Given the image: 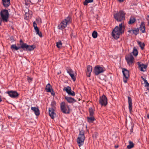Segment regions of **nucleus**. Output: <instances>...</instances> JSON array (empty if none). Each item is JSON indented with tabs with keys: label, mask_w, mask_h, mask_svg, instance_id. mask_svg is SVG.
<instances>
[{
	"label": "nucleus",
	"mask_w": 149,
	"mask_h": 149,
	"mask_svg": "<svg viewBox=\"0 0 149 149\" xmlns=\"http://www.w3.org/2000/svg\"><path fill=\"white\" fill-rule=\"evenodd\" d=\"M125 30V26L124 23L120 24L116 26L112 32V36L114 38L117 39L120 35L123 34Z\"/></svg>",
	"instance_id": "obj_1"
},
{
	"label": "nucleus",
	"mask_w": 149,
	"mask_h": 149,
	"mask_svg": "<svg viewBox=\"0 0 149 149\" xmlns=\"http://www.w3.org/2000/svg\"><path fill=\"white\" fill-rule=\"evenodd\" d=\"M126 13L123 10H120L113 15L114 18L118 22H120L125 19Z\"/></svg>",
	"instance_id": "obj_2"
},
{
	"label": "nucleus",
	"mask_w": 149,
	"mask_h": 149,
	"mask_svg": "<svg viewBox=\"0 0 149 149\" xmlns=\"http://www.w3.org/2000/svg\"><path fill=\"white\" fill-rule=\"evenodd\" d=\"M84 139V131L83 130H81L79 131V133L77 140V141L79 146L80 147L83 145Z\"/></svg>",
	"instance_id": "obj_3"
},
{
	"label": "nucleus",
	"mask_w": 149,
	"mask_h": 149,
	"mask_svg": "<svg viewBox=\"0 0 149 149\" xmlns=\"http://www.w3.org/2000/svg\"><path fill=\"white\" fill-rule=\"evenodd\" d=\"M0 17L3 22H7L9 17V14L8 10L4 9L1 11Z\"/></svg>",
	"instance_id": "obj_4"
},
{
	"label": "nucleus",
	"mask_w": 149,
	"mask_h": 149,
	"mask_svg": "<svg viewBox=\"0 0 149 149\" xmlns=\"http://www.w3.org/2000/svg\"><path fill=\"white\" fill-rule=\"evenodd\" d=\"M94 70L95 74V75H97L105 71V68L103 66L97 65L95 67Z\"/></svg>",
	"instance_id": "obj_5"
},
{
	"label": "nucleus",
	"mask_w": 149,
	"mask_h": 149,
	"mask_svg": "<svg viewBox=\"0 0 149 149\" xmlns=\"http://www.w3.org/2000/svg\"><path fill=\"white\" fill-rule=\"evenodd\" d=\"M125 59L127 62V64L130 66H133L134 65V58L131 54H129L125 56Z\"/></svg>",
	"instance_id": "obj_6"
},
{
	"label": "nucleus",
	"mask_w": 149,
	"mask_h": 149,
	"mask_svg": "<svg viewBox=\"0 0 149 149\" xmlns=\"http://www.w3.org/2000/svg\"><path fill=\"white\" fill-rule=\"evenodd\" d=\"M60 107L61 111L64 113L69 114L70 113V107L69 106H66L65 103L62 102L60 104Z\"/></svg>",
	"instance_id": "obj_7"
},
{
	"label": "nucleus",
	"mask_w": 149,
	"mask_h": 149,
	"mask_svg": "<svg viewBox=\"0 0 149 149\" xmlns=\"http://www.w3.org/2000/svg\"><path fill=\"white\" fill-rule=\"evenodd\" d=\"M99 102L102 106H106L107 104V99L106 96L103 95L100 96V98Z\"/></svg>",
	"instance_id": "obj_8"
},
{
	"label": "nucleus",
	"mask_w": 149,
	"mask_h": 149,
	"mask_svg": "<svg viewBox=\"0 0 149 149\" xmlns=\"http://www.w3.org/2000/svg\"><path fill=\"white\" fill-rule=\"evenodd\" d=\"M6 93L8 95L12 98H16L18 97L19 94L16 91H10L6 92Z\"/></svg>",
	"instance_id": "obj_9"
},
{
	"label": "nucleus",
	"mask_w": 149,
	"mask_h": 149,
	"mask_svg": "<svg viewBox=\"0 0 149 149\" xmlns=\"http://www.w3.org/2000/svg\"><path fill=\"white\" fill-rule=\"evenodd\" d=\"M63 90L66 91V92L70 95L72 96H74L75 95V93L73 91H72L71 90V88L69 86H68L67 87H64V89Z\"/></svg>",
	"instance_id": "obj_10"
},
{
	"label": "nucleus",
	"mask_w": 149,
	"mask_h": 149,
	"mask_svg": "<svg viewBox=\"0 0 149 149\" xmlns=\"http://www.w3.org/2000/svg\"><path fill=\"white\" fill-rule=\"evenodd\" d=\"M66 70L67 72L69 74L72 80L74 81H75L76 80V78L74 76L72 70L69 68L67 67Z\"/></svg>",
	"instance_id": "obj_11"
},
{
	"label": "nucleus",
	"mask_w": 149,
	"mask_h": 149,
	"mask_svg": "<svg viewBox=\"0 0 149 149\" xmlns=\"http://www.w3.org/2000/svg\"><path fill=\"white\" fill-rule=\"evenodd\" d=\"M137 63L139 66V68L141 71L144 72L146 71L147 67V65L139 62H137Z\"/></svg>",
	"instance_id": "obj_12"
},
{
	"label": "nucleus",
	"mask_w": 149,
	"mask_h": 149,
	"mask_svg": "<svg viewBox=\"0 0 149 149\" xmlns=\"http://www.w3.org/2000/svg\"><path fill=\"white\" fill-rule=\"evenodd\" d=\"M127 98L129 104V109L130 113H131L132 111V100L131 98L129 96H128Z\"/></svg>",
	"instance_id": "obj_13"
},
{
	"label": "nucleus",
	"mask_w": 149,
	"mask_h": 149,
	"mask_svg": "<svg viewBox=\"0 0 149 149\" xmlns=\"http://www.w3.org/2000/svg\"><path fill=\"white\" fill-rule=\"evenodd\" d=\"M122 72L123 75L125 79H127L129 76V71L125 68L122 69Z\"/></svg>",
	"instance_id": "obj_14"
},
{
	"label": "nucleus",
	"mask_w": 149,
	"mask_h": 149,
	"mask_svg": "<svg viewBox=\"0 0 149 149\" xmlns=\"http://www.w3.org/2000/svg\"><path fill=\"white\" fill-rule=\"evenodd\" d=\"M49 115L52 119H54V116L56 115L54 109L52 108H49Z\"/></svg>",
	"instance_id": "obj_15"
},
{
	"label": "nucleus",
	"mask_w": 149,
	"mask_h": 149,
	"mask_svg": "<svg viewBox=\"0 0 149 149\" xmlns=\"http://www.w3.org/2000/svg\"><path fill=\"white\" fill-rule=\"evenodd\" d=\"M67 24L63 21L58 26V29H59L63 30L67 26Z\"/></svg>",
	"instance_id": "obj_16"
},
{
	"label": "nucleus",
	"mask_w": 149,
	"mask_h": 149,
	"mask_svg": "<svg viewBox=\"0 0 149 149\" xmlns=\"http://www.w3.org/2000/svg\"><path fill=\"white\" fill-rule=\"evenodd\" d=\"M92 67L90 65H88L87 67L86 75L87 77H90L91 76V73L92 72Z\"/></svg>",
	"instance_id": "obj_17"
},
{
	"label": "nucleus",
	"mask_w": 149,
	"mask_h": 149,
	"mask_svg": "<svg viewBox=\"0 0 149 149\" xmlns=\"http://www.w3.org/2000/svg\"><path fill=\"white\" fill-rule=\"evenodd\" d=\"M139 30L143 33L145 32V24L144 22H141L139 27Z\"/></svg>",
	"instance_id": "obj_18"
},
{
	"label": "nucleus",
	"mask_w": 149,
	"mask_h": 149,
	"mask_svg": "<svg viewBox=\"0 0 149 149\" xmlns=\"http://www.w3.org/2000/svg\"><path fill=\"white\" fill-rule=\"evenodd\" d=\"M2 3L4 7L7 8L10 5V0H2Z\"/></svg>",
	"instance_id": "obj_19"
},
{
	"label": "nucleus",
	"mask_w": 149,
	"mask_h": 149,
	"mask_svg": "<svg viewBox=\"0 0 149 149\" xmlns=\"http://www.w3.org/2000/svg\"><path fill=\"white\" fill-rule=\"evenodd\" d=\"M31 110L34 112L36 116H38L40 115V111L38 107H31Z\"/></svg>",
	"instance_id": "obj_20"
},
{
	"label": "nucleus",
	"mask_w": 149,
	"mask_h": 149,
	"mask_svg": "<svg viewBox=\"0 0 149 149\" xmlns=\"http://www.w3.org/2000/svg\"><path fill=\"white\" fill-rule=\"evenodd\" d=\"M65 99L70 103H73L76 102V100L72 97H65Z\"/></svg>",
	"instance_id": "obj_21"
},
{
	"label": "nucleus",
	"mask_w": 149,
	"mask_h": 149,
	"mask_svg": "<svg viewBox=\"0 0 149 149\" xmlns=\"http://www.w3.org/2000/svg\"><path fill=\"white\" fill-rule=\"evenodd\" d=\"M87 120L89 123H93L95 120V119L93 116H90L87 117Z\"/></svg>",
	"instance_id": "obj_22"
},
{
	"label": "nucleus",
	"mask_w": 149,
	"mask_h": 149,
	"mask_svg": "<svg viewBox=\"0 0 149 149\" xmlns=\"http://www.w3.org/2000/svg\"><path fill=\"white\" fill-rule=\"evenodd\" d=\"M52 88V87L50 84H48L46 86L45 90L47 92H51V90Z\"/></svg>",
	"instance_id": "obj_23"
},
{
	"label": "nucleus",
	"mask_w": 149,
	"mask_h": 149,
	"mask_svg": "<svg viewBox=\"0 0 149 149\" xmlns=\"http://www.w3.org/2000/svg\"><path fill=\"white\" fill-rule=\"evenodd\" d=\"M19 42L20 47H33V45H28L26 43H24L22 40V39L20 40Z\"/></svg>",
	"instance_id": "obj_24"
},
{
	"label": "nucleus",
	"mask_w": 149,
	"mask_h": 149,
	"mask_svg": "<svg viewBox=\"0 0 149 149\" xmlns=\"http://www.w3.org/2000/svg\"><path fill=\"white\" fill-rule=\"evenodd\" d=\"M63 21L66 23L67 25L68 23H70L71 22V18L70 17L68 16L66 17Z\"/></svg>",
	"instance_id": "obj_25"
},
{
	"label": "nucleus",
	"mask_w": 149,
	"mask_h": 149,
	"mask_svg": "<svg viewBox=\"0 0 149 149\" xmlns=\"http://www.w3.org/2000/svg\"><path fill=\"white\" fill-rule=\"evenodd\" d=\"M35 48V47H22V49L23 50L29 51L33 50Z\"/></svg>",
	"instance_id": "obj_26"
},
{
	"label": "nucleus",
	"mask_w": 149,
	"mask_h": 149,
	"mask_svg": "<svg viewBox=\"0 0 149 149\" xmlns=\"http://www.w3.org/2000/svg\"><path fill=\"white\" fill-rule=\"evenodd\" d=\"M129 145H127V148L128 149H130L133 148L134 146V144L132 141H129Z\"/></svg>",
	"instance_id": "obj_27"
},
{
	"label": "nucleus",
	"mask_w": 149,
	"mask_h": 149,
	"mask_svg": "<svg viewBox=\"0 0 149 149\" xmlns=\"http://www.w3.org/2000/svg\"><path fill=\"white\" fill-rule=\"evenodd\" d=\"M136 21L135 18L134 17H131L130 20L128 22L129 24H131L134 23Z\"/></svg>",
	"instance_id": "obj_28"
},
{
	"label": "nucleus",
	"mask_w": 149,
	"mask_h": 149,
	"mask_svg": "<svg viewBox=\"0 0 149 149\" xmlns=\"http://www.w3.org/2000/svg\"><path fill=\"white\" fill-rule=\"evenodd\" d=\"M11 49L13 52H15L18 49H20L21 51L23 50L22 47H11Z\"/></svg>",
	"instance_id": "obj_29"
},
{
	"label": "nucleus",
	"mask_w": 149,
	"mask_h": 149,
	"mask_svg": "<svg viewBox=\"0 0 149 149\" xmlns=\"http://www.w3.org/2000/svg\"><path fill=\"white\" fill-rule=\"evenodd\" d=\"M132 53L133 55L135 56H136L138 54V51L137 49L135 48V47H134Z\"/></svg>",
	"instance_id": "obj_30"
},
{
	"label": "nucleus",
	"mask_w": 149,
	"mask_h": 149,
	"mask_svg": "<svg viewBox=\"0 0 149 149\" xmlns=\"http://www.w3.org/2000/svg\"><path fill=\"white\" fill-rule=\"evenodd\" d=\"M90 116H93L94 114V110L92 108H90L89 109Z\"/></svg>",
	"instance_id": "obj_31"
},
{
	"label": "nucleus",
	"mask_w": 149,
	"mask_h": 149,
	"mask_svg": "<svg viewBox=\"0 0 149 149\" xmlns=\"http://www.w3.org/2000/svg\"><path fill=\"white\" fill-rule=\"evenodd\" d=\"M56 105V101L54 100L52 101L51 103V105L52 107L51 108H52L54 109L56 108L55 106Z\"/></svg>",
	"instance_id": "obj_32"
},
{
	"label": "nucleus",
	"mask_w": 149,
	"mask_h": 149,
	"mask_svg": "<svg viewBox=\"0 0 149 149\" xmlns=\"http://www.w3.org/2000/svg\"><path fill=\"white\" fill-rule=\"evenodd\" d=\"M132 32L134 34L136 35L139 33V30L138 28L135 29H132Z\"/></svg>",
	"instance_id": "obj_33"
},
{
	"label": "nucleus",
	"mask_w": 149,
	"mask_h": 149,
	"mask_svg": "<svg viewBox=\"0 0 149 149\" xmlns=\"http://www.w3.org/2000/svg\"><path fill=\"white\" fill-rule=\"evenodd\" d=\"M93 1V0H85L83 3V4L84 5L86 6L88 3H92Z\"/></svg>",
	"instance_id": "obj_34"
},
{
	"label": "nucleus",
	"mask_w": 149,
	"mask_h": 149,
	"mask_svg": "<svg viewBox=\"0 0 149 149\" xmlns=\"http://www.w3.org/2000/svg\"><path fill=\"white\" fill-rule=\"evenodd\" d=\"M92 36L93 38H96L97 36V32L95 31H94L92 33Z\"/></svg>",
	"instance_id": "obj_35"
},
{
	"label": "nucleus",
	"mask_w": 149,
	"mask_h": 149,
	"mask_svg": "<svg viewBox=\"0 0 149 149\" xmlns=\"http://www.w3.org/2000/svg\"><path fill=\"white\" fill-rule=\"evenodd\" d=\"M137 44L139 46V47H144L145 44L144 43H142L141 42L139 41H136Z\"/></svg>",
	"instance_id": "obj_36"
},
{
	"label": "nucleus",
	"mask_w": 149,
	"mask_h": 149,
	"mask_svg": "<svg viewBox=\"0 0 149 149\" xmlns=\"http://www.w3.org/2000/svg\"><path fill=\"white\" fill-rule=\"evenodd\" d=\"M62 43L61 41L59 40L58 42H56V47H59V46H62Z\"/></svg>",
	"instance_id": "obj_37"
},
{
	"label": "nucleus",
	"mask_w": 149,
	"mask_h": 149,
	"mask_svg": "<svg viewBox=\"0 0 149 149\" xmlns=\"http://www.w3.org/2000/svg\"><path fill=\"white\" fill-rule=\"evenodd\" d=\"M36 34L38 35L41 38L42 37V33L40 31H39L38 33H36Z\"/></svg>",
	"instance_id": "obj_38"
},
{
	"label": "nucleus",
	"mask_w": 149,
	"mask_h": 149,
	"mask_svg": "<svg viewBox=\"0 0 149 149\" xmlns=\"http://www.w3.org/2000/svg\"><path fill=\"white\" fill-rule=\"evenodd\" d=\"M141 78H142L143 80L144 81V84H147L148 85V82L147 80L144 78L142 76L141 77Z\"/></svg>",
	"instance_id": "obj_39"
},
{
	"label": "nucleus",
	"mask_w": 149,
	"mask_h": 149,
	"mask_svg": "<svg viewBox=\"0 0 149 149\" xmlns=\"http://www.w3.org/2000/svg\"><path fill=\"white\" fill-rule=\"evenodd\" d=\"M27 79L28 80V81L29 82H30L32 80V79L30 77H27Z\"/></svg>",
	"instance_id": "obj_40"
},
{
	"label": "nucleus",
	"mask_w": 149,
	"mask_h": 149,
	"mask_svg": "<svg viewBox=\"0 0 149 149\" xmlns=\"http://www.w3.org/2000/svg\"><path fill=\"white\" fill-rule=\"evenodd\" d=\"M148 85L147 84H145V86L146 87H147V90L149 91V83H148Z\"/></svg>",
	"instance_id": "obj_41"
},
{
	"label": "nucleus",
	"mask_w": 149,
	"mask_h": 149,
	"mask_svg": "<svg viewBox=\"0 0 149 149\" xmlns=\"http://www.w3.org/2000/svg\"><path fill=\"white\" fill-rule=\"evenodd\" d=\"M33 26L34 28H35L36 27H38L37 26V24L36 23V22L34 21L33 22Z\"/></svg>",
	"instance_id": "obj_42"
},
{
	"label": "nucleus",
	"mask_w": 149,
	"mask_h": 149,
	"mask_svg": "<svg viewBox=\"0 0 149 149\" xmlns=\"http://www.w3.org/2000/svg\"><path fill=\"white\" fill-rule=\"evenodd\" d=\"M34 29H35V31L36 32V33H37V32L38 33V32L39 31H40L38 27H36V28H34Z\"/></svg>",
	"instance_id": "obj_43"
},
{
	"label": "nucleus",
	"mask_w": 149,
	"mask_h": 149,
	"mask_svg": "<svg viewBox=\"0 0 149 149\" xmlns=\"http://www.w3.org/2000/svg\"><path fill=\"white\" fill-rule=\"evenodd\" d=\"M146 19L148 21V25H149V15H148L146 17Z\"/></svg>",
	"instance_id": "obj_44"
},
{
	"label": "nucleus",
	"mask_w": 149,
	"mask_h": 149,
	"mask_svg": "<svg viewBox=\"0 0 149 149\" xmlns=\"http://www.w3.org/2000/svg\"><path fill=\"white\" fill-rule=\"evenodd\" d=\"M50 92L51 93L52 95H54V93L53 90H52V91H51V92Z\"/></svg>",
	"instance_id": "obj_45"
},
{
	"label": "nucleus",
	"mask_w": 149,
	"mask_h": 149,
	"mask_svg": "<svg viewBox=\"0 0 149 149\" xmlns=\"http://www.w3.org/2000/svg\"><path fill=\"white\" fill-rule=\"evenodd\" d=\"M127 79H123V81L125 83H126L127 82Z\"/></svg>",
	"instance_id": "obj_46"
},
{
	"label": "nucleus",
	"mask_w": 149,
	"mask_h": 149,
	"mask_svg": "<svg viewBox=\"0 0 149 149\" xmlns=\"http://www.w3.org/2000/svg\"><path fill=\"white\" fill-rule=\"evenodd\" d=\"M1 97H2L0 95V102H1L2 101Z\"/></svg>",
	"instance_id": "obj_47"
},
{
	"label": "nucleus",
	"mask_w": 149,
	"mask_h": 149,
	"mask_svg": "<svg viewBox=\"0 0 149 149\" xmlns=\"http://www.w3.org/2000/svg\"><path fill=\"white\" fill-rule=\"evenodd\" d=\"M132 31V30H129L128 31V32L129 33H131Z\"/></svg>",
	"instance_id": "obj_48"
},
{
	"label": "nucleus",
	"mask_w": 149,
	"mask_h": 149,
	"mask_svg": "<svg viewBox=\"0 0 149 149\" xmlns=\"http://www.w3.org/2000/svg\"><path fill=\"white\" fill-rule=\"evenodd\" d=\"M125 0H118V1H119L120 2H123Z\"/></svg>",
	"instance_id": "obj_49"
},
{
	"label": "nucleus",
	"mask_w": 149,
	"mask_h": 149,
	"mask_svg": "<svg viewBox=\"0 0 149 149\" xmlns=\"http://www.w3.org/2000/svg\"><path fill=\"white\" fill-rule=\"evenodd\" d=\"M147 118L149 119V113L147 115Z\"/></svg>",
	"instance_id": "obj_50"
},
{
	"label": "nucleus",
	"mask_w": 149,
	"mask_h": 149,
	"mask_svg": "<svg viewBox=\"0 0 149 149\" xmlns=\"http://www.w3.org/2000/svg\"><path fill=\"white\" fill-rule=\"evenodd\" d=\"M71 37L72 38V36H73L74 37L73 33H72L71 34Z\"/></svg>",
	"instance_id": "obj_51"
},
{
	"label": "nucleus",
	"mask_w": 149,
	"mask_h": 149,
	"mask_svg": "<svg viewBox=\"0 0 149 149\" xmlns=\"http://www.w3.org/2000/svg\"><path fill=\"white\" fill-rule=\"evenodd\" d=\"M11 47H17V46L16 45H11Z\"/></svg>",
	"instance_id": "obj_52"
},
{
	"label": "nucleus",
	"mask_w": 149,
	"mask_h": 149,
	"mask_svg": "<svg viewBox=\"0 0 149 149\" xmlns=\"http://www.w3.org/2000/svg\"><path fill=\"white\" fill-rule=\"evenodd\" d=\"M141 47V49H142V50H143L144 49V47Z\"/></svg>",
	"instance_id": "obj_53"
},
{
	"label": "nucleus",
	"mask_w": 149,
	"mask_h": 149,
	"mask_svg": "<svg viewBox=\"0 0 149 149\" xmlns=\"http://www.w3.org/2000/svg\"><path fill=\"white\" fill-rule=\"evenodd\" d=\"M1 21L0 20V26L1 25Z\"/></svg>",
	"instance_id": "obj_54"
},
{
	"label": "nucleus",
	"mask_w": 149,
	"mask_h": 149,
	"mask_svg": "<svg viewBox=\"0 0 149 149\" xmlns=\"http://www.w3.org/2000/svg\"><path fill=\"white\" fill-rule=\"evenodd\" d=\"M41 0H38V2H40L41 1Z\"/></svg>",
	"instance_id": "obj_55"
},
{
	"label": "nucleus",
	"mask_w": 149,
	"mask_h": 149,
	"mask_svg": "<svg viewBox=\"0 0 149 149\" xmlns=\"http://www.w3.org/2000/svg\"><path fill=\"white\" fill-rule=\"evenodd\" d=\"M58 48H60V47H58Z\"/></svg>",
	"instance_id": "obj_56"
}]
</instances>
